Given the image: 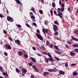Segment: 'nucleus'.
<instances>
[{
    "mask_svg": "<svg viewBox=\"0 0 78 78\" xmlns=\"http://www.w3.org/2000/svg\"><path fill=\"white\" fill-rule=\"evenodd\" d=\"M35 34H36V36L37 37V38H38V39H39L41 41H43V39H44V38L41 36V35L40 34H39L38 33H35Z\"/></svg>",
    "mask_w": 78,
    "mask_h": 78,
    "instance_id": "nucleus-1",
    "label": "nucleus"
},
{
    "mask_svg": "<svg viewBox=\"0 0 78 78\" xmlns=\"http://www.w3.org/2000/svg\"><path fill=\"white\" fill-rule=\"evenodd\" d=\"M58 12V14L56 15V16H59L60 18H62V13H61V12L59 11H57Z\"/></svg>",
    "mask_w": 78,
    "mask_h": 78,
    "instance_id": "nucleus-2",
    "label": "nucleus"
},
{
    "mask_svg": "<svg viewBox=\"0 0 78 78\" xmlns=\"http://www.w3.org/2000/svg\"><path fill=\"white\" fill-rule=\"evenodd\" d=\"M53 29L55 32H56V30H58V26L55 24L53 25Z\"/></svg>",
    "mask_w": 78,
    "mask_h": 78,
    "instance_id": "nucleus-3",
    "label": "nucleus"
},
{
    "mask_svg": "<svg viewBox=\"0 0 78 78\" xmlns=\"http://www.w3.org/2000/svg\"><path fill=\"white\" fill-rule=\"evenodd\" d=\"M32 67L34 70H35V71H36V72H38L39 70H38V69L37 68V67L35 66V65L32 66Z\"/></svg>",
    "mask_w": 78,
    "mask_h": 78,
    "instance_id": "nucleus-4",
    "label": "nucleus"
},
{
    "mask_svg": "<svg viewBox=\"0 0 78 78\" xmlns=\"http://www.w3.org/2000/svg\"><path fill=\"white\" fill-rule=\"evenodd\" d=\"M7 20H8V21H11V22H12L13 20V19L9 16H7Z\"/></svg>",
    "mask_w": 78,
    "mask_h": 78,
    "instance_id": "nucleus-5",
    "label": "nucleus"
},
{
    "mask_svg": "<svg viewBox=\"0 0 78 78\" xmlns=\"http://www.w3.org/2000/svg\"><path fill=\"white\" fill-rule=\"evenodd\" d=\"M71 38H72L73 40L75 41H76V42H78V38H76L73 36H71Z\"/></svg>",
    "mask_w": 78,
    "mask_h": 78,
    "instance_id": "nucleus-6",
    "label": "nucleus"
},
{
    "mask_svg": "<svg viewBox=\"0 0 78 78\" xmlns=\"http://www.w3.org/2000/svg\"><path fill=\"white\" fill-rule=\"evenodd\" d=\"M5 47L7 49H9V50H11V46L10 45H8V44L5 45Z\"/></svg>",
    "mask_w": 78,
    "mask_h": 78,
    "instance_id": "nucleus-7",
    "label": "nucleus"
},
{
    "mask_svg": "<svg viewBox=\"0 0 78 78\" xmlns=\"http://www.w3.org/2000/svg\"><path fill=\"white\" fill-rule=\"evenodd\" d=\"M22 72L23 73H26L27 72V70L25 68H23L22 69Z\"/></svg>",
    "mask_w": 78,
    "mask_h": 78,
    "instance_id": "nucleus-8",
    "label": "nucleus"
},
{
    "mask_svg": "<svg viewBox=\"0 0 78 78\" xmlns=\"http://www.w3.org/2000/svg\"><path fill=\"white\" fill-rule=\"evenodd\" d=\"M64 8H62L61 9L60 8H58L57 9L58 11H61L62 12L64 11Z\"/></svg>",
    "mask_w": 78,
    "mask_h": 78,
    "instance_id": "nucleus-9",
    "label": "nucleus"
},
{
    "mask_svg": "<svg viewBox=\"0 0 78 78\" xmlns=\"http://www.w3.org/2000/svg\"><path fill=\"white\" fill-rule=\"evenodd\" d=\"M48 59L49 61H51L52 62H53L54 59H53V58L52 57V58H48Z\"/></svg>",
    "mask_w": 78,
    "mask_h": 78,
    "instance_id": "nucleus-10",
    "label": "nucleus"
},
{
    "mask_svg": "<svg viewBox=\"0 0 78 78\" xmlns=\"http://www.w3.org/2000/svg\"><path fill=\"white\" fill-rule=\"evenodd\" d=\"M59 74H60L61 75H63L65 74V72H64L61 71H60L59 72Z\"/></svg>",
    "mask_w": 78,
    "mask_h": 78,
    "instance_id": "nucleus-11",
    "label": "nucleus"
},
{
    "mask_svg": "<svg viewBox=\"0 0 78 78\" xmlns=\"http://www.w3.org/2000/svg\"><path fill=\"white\" fill-rule=\"evenodd\" d=\"M18 53L20 56H22L23 55V52L21 51H19L18 52Z\"/></svg>",
    "mask_w": 78,
    "mask_h": 78,
    "instance_id": "nucleus-12",
    "label": "nucleus"
},
{
    "mask_svg": "<svg viewBox=\"0 0 78 78\" xmlns=\"http://www.w3.org/2000/svg\"><path fill=\"white\" fill-rule=\"evenodd\" d=\"M15 42L18 43L19 45H20V41L19 40H17L16 41H15Z\"/></svg>",
    "mask_w": 78,
    "mask_h": 78,
    "instance_id": "nucleus-13",
    "label": "nucleus"
},
{
    "mask_svg": "<svg viewBox=\"0 0 78 78\" xmlns=\"http://www.w3.org/2000/svg\"><path fill=\"white\" fill-rule=\"evenodd\" d=\"M30 59H32V61L34 62H36V59H35L33 57H30Z\"/></svg>",
    "mask_w": 78,
    "mask_h": 78,
    "instance_id": "nucleus-14",
    "label": "nucleus"
},
{
    "mask_svg": "<svg viewBox=\"0 0 78 78\" xmlns=\"http://www.w3.org/2000/svg\"><path fill=\"white\" fill-rule=\"evenodd\" d=\"M49 73L48 72H44L43 73V75L44 76H45L46 75H48Z\"/></svg>",
    "mask_w": 78,
    "mask_h": 78,
    "instance_id": "nucleus-15",
    "label": "nucleus"
},
{
    "mask_svg": "<svg viewBox=\"0 0 78 78\" xmlns=\"http://www.w3.org/2000/svg\"><path fill=\"white\" fill-rule=\"evenodd\" d=\"M70 55L71 56H74V55H75V53H73L72 52V51H71L70 52Z\"/></svg>",
    "mask_w": 78,
    "mask_h": 78,
    "instance_id": "nucleus-16",
    "label": "nucleus"
},
{
    "mask_svg": "<svg viewBox=\"0 0 78 78\" xmlns=\"http://www.w3.org/2000/svg\"><path fill=\"white\" fill-rule=\"evenodd\" d=\"M23 56L24 58H27V59L28 58V55L27 54H24Z\"/></svg>",
    "mask_w": 78,
    "mask_h": 78,
    "instance_id": "nucleus-17",
    "label": "nucleus"
},
{
    "mask_svg": "<svg viewBox=\"0 0 78 78\" xmlns=\"http://www.w3.org/2000/svg\"><path fill=\"white\" fill-rule=\"evenodd\" d=\"M73 76H75L76 75H78V73H77V72H74L73 73Z\"/></svg>",
    "mask_w": 78,
    "mask_h": 78,
    "instance_id": "nucleus-18",
    "label": "nucleus"
},
{
    "mask_svg": "<svg viewBox=\"0 0 78 78\" xmlns=\"http://www.w3.org/2000/svg\"><path fill=\"white\" fill-rule=\"evenodd\" d=\"M16 71L17 73H19V72H20V71L19 70V69H18V68L16 69Z\"/></svg>",
    "mask_w": 78,
    "mask_h": 78,
    "instance_id": "nucleus-19",
    "label": "nucleus"
},
{
    "mask_svg": "<svg viewBox=\"0 0 78 78\" xmlns=\"http://www.w3.org/2000/svg\"><path fill=\"white\" fill-rule=\"evenodd\" d=\"M46 44L47 45H50V43H49V41H46Z\"/></svg>",
    "mask_w": 78,
    "mask_h": 78,
    "instance_id": "nucleus-20",
    "label": "nucleus"
},
{
    "mask_svg": "<svg viewBox=\"0 0 78 78\" xmlns=\"http://www.w3.org/2000/svg\"><path fill=\"white\" fill-rule=\"evenodd\" d=\"M50 13L51 16H53V10H52V9H51Z\"/></svg>",
    "mask_w": 78,
    "mask_h": 78,
    "instance_id": "nucleus-21",
    "label": "nucleus"
},
{
    "mask_svg": "<svg viewBox=\"0 0 78 78\" xmlns=\"http://www.w3.org/2000/svg\"><path fill=\"white\" fill-rule=\"evenodd\" d=\"M47 55L49 57V58H52V56L51 55V54H50V53H47Z\"/></svg>",
    "mask_w": 78,
    "mask_h": 78,
    "instance_id": "nucleus-22",
    "label": "nucleus"
},
{
    "mask_svg": "<svg viewBox=\"0 0 78 78\" xmlns=\"http://www.w3.org/2000/svg\"><path fill=\"white\" fill-rule=\"evenodd\" d=\"M54 48H55V49H56V50H59V48H58V47L56 46H54Z\"/></svg>",
    "mask_w": 78,
    "mask_h": 78,
    "instance_id": "nucleus-23",
    "label": "nucleus"
},
{
    "mask_svg": "<svg viewBox=\"0 0 78 78\" xmlns=\"http://www.w3.org/2000/svg\"><path fill=\"white\" fill-rule=\"evenodd\" d=\"M26 25L27 27H28V28H31V27H30V25L27 24H26Z\"/></svg>",
    "mask_w": 78,
    "mask_h": 78,
    "instance_id": "nucleus-24",
    "label": "nucleus"
},
{
    "mask_svg": "<svg viewBox=\"0 0 78 78\" xmlns=\"http://www.w3.org/2000/svg\"><path fill=\"white\" fill-rule=\"evenodd\" d=\"M74 33H75V34H77V33H78V30H74Z\"/></svg>",
    "mask_w": 78,
    "mask_h": 78,
    "instance_id": "nucleus-25",
    "label": "nucleus"
},
{
    "mask_svg": "<svg viewBox=\"0 0 78 78\" xmlns=\"http://www.w3.org/2000/svg\"><path fill=\"white\" fill-rule=\"evenodd\" d=\"M33 62H31V63H28V65L30 66H31L33 65Z\"/></svg>",
    "mask_w": 78,
    "mask_h": 78,
    "instance_id": "nucleus-26",
    "label": "nucleus"
},
{
    "mask_svg": "<svg viewBox=\"0 0 78 78\" xmlns=\"http://www.w3.org/2000/svg\"><path fill=\"white\" fill-rule=\"evenodd\" d=\"M16 2L18 4H20V1H19V0H17Z\"/></svg>",
    "mask_w": 78,
    "mask_h": 78,
    "instance_id": "nucleus-27",
    "label": "nucleus"
},
{
    "mask_svg": "<svg viewBox=\"0 0 78 78\" xmlns=\"http://www.w3.org/2000/svg\"><path fill=\"white\" fill-rule=\"evenodd\" d=\"M42 31H43V33H44V34H45V32L46 31V29H43L42 30Z\"/></svg>",
    "mask_w": 78,
    "mask_h": 78,
    "instance_id": "nucleus-28",
    "label": "nucleus"
},
{
    "mask_svg": "<svg viewBox=\"0 0 78 78\" xmlns=\"http://www.w3.org/2000/svg\"><path fill=\"white\" fill-rule=\"evenodd\" d=\"M39 12L41 14H43V11L41 10H40Z\"/></svg>",
    "mask_w": 78,
    "mask_h": 78,
    "instance_id": "nucleus-29",
    "label": "nucleus"
},
{
    "mask_svg": "<svg viewBox=\"0 0 78 78\" xmlns=\"http://www.w3.org/2000/svg\"><path fill=\"white\" fill-rule=\"evenodd\" d=\"M31 19H35V17H34V15H32L31 16Z\"/></svg>",
    "mask_w": 78,
    "mask_h": 78,
    "instance_id": "nucleus-30",
    "label": "nucleus"
},
{
    "mask_svg": "<svg viewBox=\"0 0 78 78\" xmlns=\"http://www.w3.org/2000/svg\"><path fill=\"white\" fill-rule=\"evenodd\" d=\"M16 26L18 28H20L21 26L20 25L16 24Z\"/></svg>",
    "mask_w": 78,
    "mask_h": 78,
    "instance_id": "nucleus-31",
    "label": "nucleus"
},
{
    "mask_svg": "<svg viewBox=\"0 0 78 78\" xmlns=\"http://www.w3.org/2000/svg\"><path fill=\"white\" fill-rule=\"evenodd\" d=\"M61 6L62 8H64V4L62 3Z\"/></svg>",
    "mask_w": 78,
    "mask_h": 78,
    "instance_id": "nucleus-32",
    "label": "nucleus"
},
{
    "mask_svg": "<svg viewBox=\"0 0 78 78\" xmlns=\"http://www.w3.org/2000/svg\"><path fill=\"white\" fill-rule=\"evenodd\" d=\"M52 7H55V2H53L52 4Z\"/></svg>",
    "mask_w": 78,
    "mask_h": 78,
    "instance_id": "nucleus-33",
    "label": "nucleus"
},
{
    "mask_svg": "<svg viewBox=\"0 0 78 78\" xmlns=\"http://www.w3.org/2000/svg\"><path fill=\"white\" fill-rule=\"evenodd\" d=\"M54 34L55 36H58V32H55Z\"/></svg>",
    "mask_w": 78,
    "mask_h": 78,
    "instance_id": "nucleus-34",
    "label": "nucleus"
},
{
    "mask_svg": "<svg viewBox=\"0 0 78 78\" xmlns=\"http://www.w3.org/2000/svg\"><path fill=\"white\" fill-rule=\"evenodd\" d=\"M54 23H55V24H56V25H58V21H54Z\"/></svg>",
    "mask_w": 78,
    "mask_h": 78,
    "instance_id": "nucleus-35",
    "label": "nucleus"
},
{
    "mask_svg": "<svg viewBox=\"0 0 78 78\" xmlns=\"http://www.w3.org/2000/svg\"><path fill=\"white\" fill-rule=\"evenodd\" d=\"M6 73H7L6 72H2V74L3 75H4V76H5Z\"/></svg>",
    "mask_w": 78,
    "mask_h": 78,
    "instance_id": "nucleus-36",
    "label": "nucleus"
},
{
    "mask_svg": "<svg viewBox=\"0 0 78 78\" xmlns=\"http://www.w3.org/2000/svg\"><path fill=\"white\" fill-rule=\"evenodd\" d=\"M54 58L57 60V61H59V58L57 57H54Z\"/></svg>",
    "mask_w": 78,
    "mask_h": 78,
    "instance_id": "nucleus-37",
    "label": "nucleus"
},
{
    "mask_svg": "<svg viewBox=\"0 0 78 78\" xmlns=\"http://www.w3.org/2000/svg\"><path fill=\"white\" fill-rule=\"evenodd\" d=\"M53 44H51L49 45L50 48H52V47H53Z\"/></svg>",
    "mask_w": 78,
    "mask_h": 78,
    "instance_id": "nucleus-38",
    "label": "nucleus"
},
{
    "mask_svg": "<svg viewBox=\"0 0 78 78\" xmlns=\"http://www.w3.org/2000/svg\"><path fill=\"white\" fill-rule=\"evenodd\" d=\"M33 25H34V26H35V27H37V25H36V23L34 22L33 23Z\"/></svg>",
    "mask_w": 78,
    "mask_h": 78,
    "instance_id": "nucleus-39",
    "label": "nucleus"
},
{
    "mask_svg": "<svg viewBox=\"0 0 78 78\" xmlns=\"http://www.w3.org/2000/svg\"><path fill=\"white\" fill-rule=\"evenodd\" d=\"M43 54H44V55H47V53L45 51H43Z\"/></svg>",
    "mask_w": 78,
    "mask_h": 78,
    "instance_id": "nucleus-40",
    "label": "nucleus"
},
{
    "mask_svg": "<svg viewBox=\"0 0 78 78\" xmlns=\"http://www.w3.org/2000/svg\"><path fill=\"white\" fill-rule=\"evenodd\" d=\"M0 71H1V72H3V70H2L3 68L1 67H0Z\"/></svg>",
    "mask_w": 78,
    "mask_h": 78,
    "instance_id": "nucleus-41",
    "label": "nucleus"
},
{
    "mask_svg": "<svg viewBox=\"0 0 78 78\" xmlns=\"http://www.w3.org/2000/svg\"><path fill=\"white\" fill-rule=\"evenodd\" d=\"M73 47H76V44H73Z\"/></svg>",
    "mask_w": 78,
    "mask_h": 78,
    "instance_id": "nucleus-42",
    "label": "nucleus"
},
{
    "mask_svg": "<svg viewBox=\"0 0 78 78\" xmlns=\"http://www.w3.org/2000/svg\"><path fill=\"white\" fill-rule=\"evenodd\" d=\"M67 42H68V44L69 45H71V44H72V43H71V42L69 41H68Z\"/></svg>",
    "mask_w": 78,
    "mask_h": 78,
    "instance_id": "nucleus-43",
    "label": "nucleus"
},
{
    "mask_svg": "<svg viewBox=\"0 0 78 78\" xmlns=\"http://www.w3.org/2000/svg\"><path fill=\"white\" fill-rule=\"evenodd\" d=\"M48 58H46L45 59V60L46 62H48Z\"/></svg>",
    "mask_w": 78,
    "mask_h": 78,
    "instance_id": "nucleus-44",
    "label": "nucleus"
},
{
    "mask_svg": "<svg viewBox=\"0 0 78 78\" xmlns=\"http://www.w3.org/2000/svg\"><path fill=\"white\" fill-rule=\"evenodd\" d=\"M9 39L11 41H12L13 40H12V38L9 37Z\"/></svg>",
    "mask_w": 78,
    "mask_h": 78,
    "instance_id": "nucleus-45",
    "label": "nucleus"
},
{
    "mask_svg": "<svg viewBox=\"0 0 78 78\" xmlns=\"http://www.w3.org/2000/svg\"><path fill=\"white\" fill-rule=\"evenodd\" d=\"M4 55H6V56H8V53H6V52H4Z\"/></svg>",
    "mask_w": 78,
    "mask_h": 78,
    "instance_id": "nucleus-46",
    "label": "nucleus"
},
{
    "mask_svg": "<svg viewBox=\"0 0 78 78\" xmlns=\"http://www.w3.org/2000/svg\"><path fill=\"white\" fill-rule=\"evenodd\" d=\"M37 32L38 33H40V31H39V30L38 29L37 30Z\"/></svg>",
    "mask_w": 78,
    "mask_h": 78,
    "instance_id": "nucleus-47",
    "label": "nucleus"
},
{
    "mask_svg": "<svg viewBox=\"0 0 78 78\" xmlns=\"http://www.w3.org/2000/svg\"><path fill=\"white\" fill-rule=\"evenodd\" d=\"M65 66L66 67H67V66H68L67 62H66L65 63Z\"/></svg>",
    "mask_w": 78,
    "mask_h": 78,
    "instance_id": "nucleus-48",
    "label": "nucleus"
},
{
    "mask_svg": "<svg viewBox=\"0 0 78 78\" xmlns=\"http://www.w3.org/2000/svg\"><path fill=\"white\" fill-rule=\"evenodd\" d=\"M41 47L42 48L43 50H45V47L43 46H41Z\"/></svg>",
    "mask_w": 78,
    "mask_h": 78,
    "instance_id": "nucleus-49",
    "label": "nucleus"
},
{
    "mask_svg": "<svg viewBox=\"0 0 78 78\" xmlns=\"http://www.w3.org/2000/svg\"><path fill=\"white\" fill-rule=\"evenodd\" d=\"M31 10H32V11L33 12H34V9L33 8V7H32L31 8Z\"/></svg>",
    "mask_w": 78,
    "mask_h": 78,
    "instance_id": "nucleus-50",
    "label": "nucleus"
},
{
    "mask_svg": "<svg viewBox=\"0 0 78 78\" xmlns=\"http://www.w3.org/2000/svg\"><path fill=\"white\" fill-rule=\"evenodd\" d=\"M33 49L34 50H36V48H35V47H33Z\"/></svg>",
    "mask_w": 78,
    "mask_h": 78,
    "instance_id": "nucleus-51",
    "label": "nucleus"
},
{
    "mask_svg": "<svg viewBox=\"0 0 78 78\" xmlns=\"http://www.w3.org/2000/svg\"><path fill=\"white\" fill-rule=\"evenodd\" d=\"M0 17L3 18V15H2L1 14H0Z\"/></svg>",
    "mask_w": 78,
    "mask_h": 78,
    "instance_id": "nucleus-52",
    "label": "nucleus"
},
{
    "mask_svg": "<svg viewBox=\"0 0 78 78\" xmlns=\"http://www.w3.org/2000/svg\"><path fill=\"white\" fill-rule=\"evenodd\" d=\"M4 34H6V33H7L6 32L5 30H4Z\"/></svg>",
    "mask_w": 78,
    "mask_h": 78,
    "instance_id": "nucleus-53",
    "label": "nucleus"
},
{
    "mask_svg": "<svg viewBox=\"0 0 78 78\" xmlns=\"http://www.w3.org/2000/svg\"><path fill=\"white\" fill-rule=\"evenodd\" d=\"M59 4L60 5H61V0H59Z\"/></svg>",
    "mask_w": 78,
    "mask_h": 78,
    "instance_id": "nucleus-54",
    "label": "nucleus"
},
{
    "mask_svg": "<svg viewBox=\"0 0 78 78\" xmlns=\"http://www.w3.org/2000/svg\"><path fill=\"white\" fill-rule=\"evenodd\" d=\"M66 48H67L68 49H69V48L68 47V45H66Z\"/></svg>",
    "mask_w": 78,
    "mask_h": 78,
    "instance_id": "nucleus-55",
    "label": "nucleus"
},
{
    "mask_svg": "<svg viewBox=\"0 0 78 78\" xmlns=\"http://www.w3.org/2000/svg\"><path fill=\"white\" fill-rule=\"evenodd\" d=\"M57 54L58 55H61V52H59L58 51V53H57Z\"/></svg>",
    "mask_w": 78,
    "mask_h": 78,
    "instance_id": "nucleus-56",
    "label": "nucleus"
},
{
    "mask_svg": "<svg viewBox=\"0 0 78 78\" xmlns=\"http://www.w3.org/2000/svg\"><path fill=\"white\" fill-rule=\"evenodd\" d=\"M46 33H47V34H48V30H47V29H46Z\"/></svg>",
    "mask_w": 78,
    "mask_h": 78,
    "instance_id": "nucleus-57",
    "label": "nucleus"
},
{
    "mask_svg": "<svg viewBox=\"0 0 78 78\" xmlns=\"http://www.w3.org/2000/svg\"><path fill=\"white\" fill-rule=\"evenodd\" d=\"M71 66H75V64H74V63H73V64H71Z\"/></svg>",
    "mask_w": 78,
    "mask_h": 78,
    "instance_id": "nucleus-58",
    "label": "nucleus"
},
{
    "mask_svg": "<svg viewBox=\"0 0 78 78\" xmlns=\"http://www.w3.org/2000/svg\"><path fill=\"white\" fill-rule=\"evenodd\" d=\"M30 15H33V13L32 12H30Z\"/></svg>",
    "mask_w": 78,
    "mask_h": 78,
    "instance_id": "nucleus-59",
    "label": "nucleus"
},
{
    "mask_svg": "<svg viewBox=\"0 0 78 78\" xmlns=\"http://www.w3.org/2000/svg\"><path fill=\"white\" fill-rule=\"evenodd\" d=\"M55 52L56 53H57L58 54V51L57 50H55Z\"/></svg>",
    "mask_w": 78,
    "mask_h": 78,
    "instance_id": "nucleus-60",
    "label": "nucleus"
},
{
    "mask_svg": "<svg viewBox=\"0 0 78 78\" xmlns=\"http://www.w3.org/2000/svg\"><path fill=\"white\" fill-rule=\"evenodd\" d=\"M37 55H38V56H41V55L40 54H37Z\"/></svg>",
    "mask_w": 78,
    "mask_h": 78,
    "instance_id": "nucleus-61",
    "label": "nucleus"
},
{
    "mask_svg": "<svg viewBox=\"0 0 78 78\" xmlns=\"http://www.w3.org/2000/svg\"><path fill=\"white\" fill-rule=\"evenodd\" d=\"M48 71L49 72H52V71H53V69L48 70Z\"/></svg>",
    "mask_w": 78,
    "mask_h": 78,
    "instance_id": "nucleus-62",
    "label": "nucleus"
},
{
    "mask_svg": "<svg viewBox=\"0 0 78 78\" xmlns=\"http://www.w3.org/2000/svg\"><path fill=\"white\" fill-rule=\"evenodd\" d=\"M57 13L56 11H54V14H56Z\"/></svg>",
    "mask_w": 78,
    "mask_h": 78,
    "instance_id": "nucleus-63",
    "label": "nucleus"
},
{
    "mask_svg": "<svg viewBox=\"0 0 78 78\" xmlns=\"http://www.w3.org/2000/svg\"><path fill=\"white\" fill-rule=\"evenodd\" d=\"M76 44V47H78V44Z\"/></svg>",
    "mask_w": 78,
    "mask_h": 78,
    "instance_id": "nucleus-64",
    "label": "nucleus"
}]
</instances>
